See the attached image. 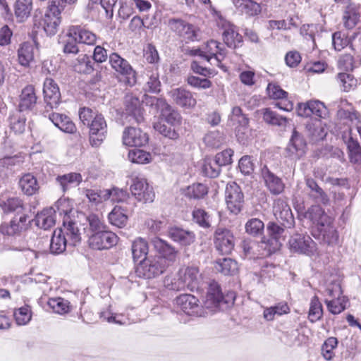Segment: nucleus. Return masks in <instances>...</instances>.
Listing matches in <instances>:
<instances>
[{
  "label": "nucleus",
  "instance_id": "53",
  "mask_svg": "<svg viewBox=\"0 0 361 361\" xmlns=\"http://www.w3.org/2000/svg\"><path fill=\"white\" fill-rule=\"evenodd\" d=\"M349 159L351 163L361 164V146L357 140L350 137L348 142Z\"/></svg>",
  "mask_w": 361,
  "mask_h": 361
},
{
  "label": "nucleus",
  "instance_id": "14",
  "mask_svg": "<svg viewBox=\"0 0 361 361\" xmlns=\"http://www.w3.org/2000/svg\"><path fill=\"white\" fill-rule=\"evenodd\" d=\"M227 209L231 213L238 214L240 211L243 202V194L240 187L235 183L227 185Z\"/></svg>",
  "mask_w": 361,
  "mask_h": 361
},
{
  "label": "nucleus",
  "instance_id": "46",
  "mask_svg": "<svg viewBox=\"0 0 361 361\" xmlns=\"http://www.w3.org/2000/svg\"><path fill=\"white\" fill-rule=\"evenodd\" d=\"M83 192L89 201L94 205L109 200V190H106L84 189Z\"/></svg>",
  "mask_w": 361,
  "mask_h": 361
},
{
  "label": "nucleus",
  "instance_id": "38",
  "mask_svg": "<svg viewBox=\"0 0 361 361\" xmlns=\"http://www.w3.org/2000/svg\"><path fill=\"white\" fill-rule=\"evenodd\" d=\"M67 245H68V241L63 235V230H55L50 243L51 252L56 255L61 254L66 250Z\"/></svg>",
  "mask_w": 361,
  "mask_h": 361
},
{
  "label": "nucleus",
  "instance_id": "30",
  "mask_svg": "<svg viewBox=\"0 0 361 361\" xmlns=\"http://www.w3.org/2000/svg\"><path fill=\"white\" fill-rule=\"evenodd\" d=\"M49 120L61 131L67 133H73L76 127L71 118L65 114L51 113L49 115Z\"/></svg>",
  "mask_w": 361,
  "mask_h": 361
},
{
  "label": "nucleus",
  "instance_id": "9",
  "mask_svg": "<svg viewBox=\"0 0 361 361\" xmlns=\"http://www.w3.org/2000/svg\"><path fill=\"white\" fill-rule=\"evenodd\" d=\"M166 267L155 257L143 258L136 267V273L140 277L151 279L166 271Z\"/></svg>",
  "mask_w": 361,
  "mask_h": 361
},
{
  "label": "nucleus",
  "instance_id": "36",
  "mask_svg": "<svg viewBox=\"0 0 361 361\" xmlns=\"http://www.w3.org/2000/svg\"><path fill=\"white\" fill-rule=\"evenodd\" d=\"M61 23L60 18L55 14V11L47 12L39 22V25L49 35H54Z\"/></svg>",
  "mask_w": 361,
  "mask_h": 361
},
{
  "label": "nucleus",
  "instance_id": "21",
  "mask_svg": "<svg viewBox=\"0 0 361 361\" xmlns=\"http://www.w3.org/2000/svg\"><path fill=\"white\" fill-rule=\"evenodd\" d=\"M126 114L132 117L136 123L144 121L142 109L140 99L133 94H128L124 100Z\"/></svg>",
  "mask_w": 361,
  "mask_h": 361
},
{
  "label": "nucleus",
  "instance_id": "59",
  "mask_svg": "<svg viewBox=\"0 0 361 361\" xmlns=\"http://www.w3.org/2000/svg\"><path fill=\"white\" fill-rule=\"evenodd\" d=\"M323 314V310L321 302L317 296H314L310 302L309 310V319L311 322H314L321 319Z\"/></svg>",
  "mask_w": 361,
  "mask_h": 361
},
{
  "label": "nucleus",
  "instance_id": "4",
  "mask_svg": "<svg viewBox=\"0 0 361 361\" xmlns=\"http://www.w3.org/2000/svg\"><path fill=\"white\" fill-rule=\"evenodd\" d=\"M168 26L171 31L186 41L200 39V28L181 18H170Z\"/></svg>",
  "mask_w": 361,
  "mask_h": 361
},
{
  "label": "nucleus",
  "instance_id": "26",
  "mask_svg": "<svg viewBox=\"0 0 361 361\" xmlns=\"http://www.w3.org/2000/svg\"><path fill=\"white\" fill-rule=\"evenodd\" d=\"M63 235L68 238V245L75 246L81 240V233L76 222L70 216L63 219Z\"/></svg>",
  "mask_w": 361,
  "mask_h": 361
},
{
  "label": "nucleus",
  "instance_id": "47",
  "mask_svg": "<svg viewBox=\"0 0 361 361\" xmlns=\"http://www.w3.org/2000/svg\"><path fill=\"white\" fill-rule=\"evenodd\" d=\"M22 112L18 110L9 117L11 130L16 134L23 133L25 129L26 118Z\"/></svg>",
  "mask_w": 361,
  "mask_h": 361
},
{
  "label": "nucleus",
  "instance_id": "43",
  "mask_svg": "<svg viewBox=\"0 0 361 361\" xmlns=\"http://www.w3.org/2000/svg\"><path fill=\"white\" fill-rule=\"evenodd\" d=\"M263 119L266 123L270 125L279 127H286L288 123V119L286 117L278 114L276 112L271 111L269 108L263 109Z\"/></svg>",
  "mask_w": 361,
  "mask_h": 361
},
{
  "label": "nucleus",
  "instance_id": "61",
  "mask_svg": "<svg viewBox=\"0 0 361 361\" xmlns=\"http://www.w3.org/2000/svg\"><path fill=\"white\" fill-rule=\"evenodd\" d=\"M89 224V231L90 234L99 233L107 230V226L104 222L96 214H92L87 217Z\"/></svg>",
  "mask_w": 361,
  "mask_h": 361
},
{
  "label": "nucleus",
  "instance_id": "34",
  "mask_svg": "<svg viewBox=\"0 0 361 361\" xmlns=\"http://www.w3.org/2000/svg\"><path fill=\"white\" fill-rule=\"evenodd\" d=\"M18 185L21 191L28 196L35 195L39 189L36 177L30 173L24 174L20 178Z\"/></svg>",
  "mask_w": 361,
  "mask_h": 361
},
{
  "label": "nucleus",
  "instance_id": "48",
  "mask_svg": "<svg viewBox=\"0 0 361 361\" xmlns=\"http://www.w3.org/2000/svg\"><path fill=\"white\" fill-rule=\"evenodd\" d=\"M359 18L360 13L357 10L352 6H348L343 16L344 26L348 29H353L357 25Z\"/></svg>",
  "mask_w": 361,
  "mask_h": 361
},
{
  "label": "nucleus",
  "instance_id": "20",
  "mask_svg": "<svg viewBox=\"0 0 361 361\" xmlns=\"http://www.w3.org/2000/svg\"><path fill=\"white\" fill-rule=\"evenodd\" d=\"M305 217L311 221L318 228L332 224L331 218L319 205H312L305 214Z\"/></svg>",
  "mask_w": 361,
  "mask_h": 361
},
{
  "label": "nucleus",
  "instance_id": "23",
  "mask_svg": "<svg viewBox=\"0 0 361 361\" xmlns=\"http://www.w3.org/2000/svg\"><path fill=\"white\" fill-rule=\"evenodd\" d=\"M307 144L305 139L294 129L290 143L287 147V151L296 159H300L305 154Z\"/></svg>",
  "mask_w": 361,
  "mask_h": 361
},
{
  "label": "nucleus",
  "instance_id": "16",
  "mask_svg": "<svg viewBox=\"0 0 361 361\" xmlns=\"http://www.w3.org/2000/svg\"><path fill=\"white\" fill-rule=\"evenodd\" d=\"M178 276L180 277L185 288L191 291L197 290L200 283L199 269L195 267H187L180 269Z\"/></svg>",
  "mask_w": 361,
  "mask_h": 361
},
{
  "label": "nucleus",
  "instance_id": "18",
  "mask_svg": "<svg viewBox=\"0 0 361 361\" xmlns=\"http://www.w3.org/2000/svg\"><path fill=\"white\" fill-rule=\"evenodd\" d=\"M43 93L44 102L51 109L56 108L60 103L61 93L56 82L46 78L44 82Z\"/></svg>",
  "mask_w": 361,
  "mask_h": 361
},
{
  "label": "nucleus",
  "instance_id": "10",
  "mask_svg": "<svg viewBox=\"0 0 361 361\" xmlns=\"http://www.w3.org/2000/svg\"><path fill=\"white\" fill-rule=\"evenodd\" d=\"M118 239V236L114 233L107 229L90 234L88 245L95 250H108L117 244Z\"/></svg>",
  "mask_w": 361,
  "mask_h": 361
},
{
  "label": "nucleus",
  "instance_id": "40",
  "mask_svg": "<svg viewBox=\"0 0 361 361\" xmlns=\"http://www.w3.org/2000/svg\"><path fill=\"white\" fill-rule=\"evenodd\" d=\"M306 129L308 137L313 142L322 140L326 135V132L320 120L309 122L306 125Z\"/></svg>",
  "mask_w": 361,
  "mask_h": 361
},
{
  "label": "nucleus",
  "instance_id": "64",
  "mask_svg": "<svg viewBox=\"0 0 361 361\" xmlns=\"http://www.w3.org/2000/svg\"><path fill=\"white\" fill-rule=\"evenodd\" d=\"M281 246V239L276 237H270L267 240L262 241V247L267 251V255H271V254L278 251Z\"/></svg>",
  "mask_w": 361,
  "mask_h": 361
},
{
  "label": "nucleus",
  "instance_id": "1",
  "mask_svg": "<svg viewBox=\"0 0 361 361\" xmlns=\"http://www.w3.org/2000/svg\"><path fill=\"white\" fill-rule=\"evenodd\" d=\"M176 307L184 314L192 317H205L207 312L200 304L197 298L192 294H181L175 299Z\"/></svg>",
  "mask_w": 361,
  "mask_h": 361
},
{
  "label": "nucleus",
  "instance_id": "58",
  "mask_svg": "<svg viewBox=\"0 0 361 361\" xmlns=\"http://www.w3.org/2000/svg\"><path fill=\"white\" fill-rule=\"evenodd\" d=\"M94 64L91 59L87 55H83L78 59L75 64V70L79 73L90 74L94 70Z\"/></svg>",
  "mask_w": 361,
  "mask_h": 361
},
{
  "label": "nucleus",
  "instance_id": "6",
  "mask_svg": "<svg viewBox=\"0 0 361 361\" xmlns=\"http://www.w3.org/2000/svg\"><path fill=\"white\" fill-rule=\"evenodd\" d=\"M109 59L112 68L124 78L125 82L129 86L135 85L137 82V74L128 61L117 53H111Z\"/></svg>",
  "mask_w": 361,
  "mask_h": 361
},
{
  "label": "nucleus",
  "instance_id": "15",
  "mask_svg": "<svg viewBox=\"0 0 361 361\" xmlns=\"http://www.w3.org/2000/svg\"><path fill=\"white\" fill-rule=\"evenodd\" d=\"M155 104L158 107H161V116L164 121L171 127L179 130L182 123L180 114L170 105H169L164 99L154 98Z\"/></svg>",
  "mask_w": 361,
  "mask_h": 361
},
{
  "label": "nucleus",
  "instance_id": "55",
  "mask_svg": "<svg viewBox=\"0 0 361 361\" xmlns=\"http://www.w3.org/2000/svg\"><path fill=\"white\" fill-rule=\"evenodd\" d=\"M13 316L18 325H26L32 318L31 309L28 305H24L16 309Z\"/></svg>",
  "mask_w": 361,
  "mask_h": 361
},
{
  "label": "nucleus",
  "instance_id": "29",
  "mask_svg": "<svg viewBox=\"0 0 361 361\" xmlns=\"http://www.w3.org/2000/svg\"><path fill=\"white\" fill-rule=\"evenodd\" d=\"M36 102L37 97L33 86L27 85L23 89L20 95L18 110L20 111L31 110L35 106Z\"/></svg>",
  "mask_w": 361,
  "mask_h": 361
},
{
  "label": "nucleus",
  "instance_id": "3",
  "mask_svg": "<svg viewBox=\"0 0 361 361\" xmlns=\"http://www.w3.org/2000/svg\"><path fill=\"white\" fill-rule=\"evenodd\" d=\"M224 302V295L221 286L216 281H211L207 290L203 300L204 310L210 313H216L221 310V307Z\"/></svg>",
  "mask_w": 361,
  "mask_h": 361
},
{
  "label": "nucleus",
  "instance_id": "41",
  "mask_svg": "<svg viewBox=\"0 0 361 361\" xmlns=\"http://www.w3.org/2000/svg\"><path fill=\"white\" fill-rule=\"evenodd\" d=\"M18 59L23 66H28L34 59V47L30 42L21 44L18 49Z\"/></svg>",
  "mask_w": 361,
  "mask_h": 361
},
{
  "label": "nucleus",
  "instance_id": "2",
  "mask_svg": "<svg viewBox=\"0 0 361 361\" xmlns=\"http://www.w3.org/2000/svg\"><path fill=\"white\" fill-rule=\"evenodd\" d=\"M288 248L290 252L307 256L314 255L317 252V244L308 235L295 233L290 237Z\"/></svg>",
  "mask_w": 361,
  "mask_h": 361
},
{
  "label": "nucleus",
  "instance_id": "35",
  "mask_svg": "<svg viewBox=\"0 0 361 361\" xmlns=\"http://www.w3.org/2000/svg\"><path fill=\"white\" fill-rule=\"evenodd\" d=\"M56 210L54 207L44 209L35 217V224L40 228L47 230L55 224Z\"/></svg>",
  "mask_w": 361,
  "mask_h": 361
},
{
  "label": "nucleus",
  "instance_id": "11",
  "mask_svg": "<svg viewBox=\"0 0 361 361\" xmlns=\"http://www.w3.org/2000/svg\"><path fill=\"white\" fill-rule=\"evenodd\" d=\"M225 59L224 48L219 47V43L215 40H210L207 43L204 51V59L212 65H215L226 71L223 61Z\"/></svg>",
  "mask_w": 361,
  "mask_h": 361
},
{
  "label": "nucleus",
  "instance_id": "17",
  "mask_svg": "<svg viewBox=\"0 0 361 361\" xmlns=\"http://www.w3.org/2000/svg\"><path fill=\"white\" fill-rule=\"evenodd\" d=\"M148 136L140 128L134 127L126 128L123 133V142L126 146L140 147L147 144Z\"/></svg>",
  "mask_w": 361,
  "mask_h": 361
},
{
  "label": "nucleus",
  "instance_id": "33",
  "mask_svg": "<svg viewBox=\"0 0 361 361\" xmlns=\"http://www.w3.org/2000/svg\"><path fill=\"white\" fill-rule=\"evenodd\" d=\"M27 220L25 214L15 216L9 224L1 226L2 233L13 235L22 232L27 226Z\"/></svg>",
  "mask_w": 361,
  "mask_h": 361
},
{
  "label": "nucleus",
  "instance_id": "7",
  "mask_svg": "<svg viewBox=\"0 0 361 361\" xmlns=\"http://www.w3.org/2000/svg\"><path fill=\"white\" fill-rule=\"evenodd\" d=\"M151 243L158 253V256H155V257L159 259L166 267L171 266L176 262L178 251L167 241L154 237L152 238Z\"/></svg>",
  "mask_w": 361,
  "mask_h": 361
},
{
  "label": "nucleus",
  "instance_id": "27",
  "mask_svg": "<svg viewBox=\"0 0 361 361\" xmlns=\"http://www.w3.org/2000/svg\"><path fill=\"white\" fill-rule=\"evenodd\" d=\"M145 83L144 90L151 93H158L161 90V81L157 68H147L145 71Z\"/></svg>",
  "mask_w": 361,
  "mask_h": 361
},
{
  "label": "nucleus",
  "instance_id": "45",
  "mask_svg": "<svg viewBox=\"0 0 361 361\" xmlns=\"http://www.w3.org/2000/svg\"><path fill=\"white\" fill-rule=\"evenodd\" d=\"M0 207L5 212H12L21 210L23 208V203L19 197L1 196L0 197Z\"/></svg>",
  "mask_w": 361,
  "mask_h": 361
},
{
  "label": "nucleus",
  "instance_id": "51",
  "mask_svg": "<svg viewBox=\"0 0 361 361\" xmlns=\"http://www.w3.org/2000/svg\"><path fill=\"white\" fill-rule=\"evenodd\" d=\"M348 299L345 296L336 297L335 299L326 300L328 310L333 314H338L342 312L346 308Z\"/></svg>",
  "mask_w": 361,
  "mask_h": 361
},
{
  "label": "nucleus",
  "instance_id": "13",
  "mask_svg": "<svg viewBox=\"0 0 361 361\" xmlns=\"http://www.w3.org/2000/svg\"><path fill=\"white\" fill-rule=\"evenodd\" d=\"M297 111L298 115L302 117L314 115L319 118H324L327 114L326 107L319 100H310L306 103L299 104Z\"/></svg>",
  "mask_w": 361,
  "mask_h": 361
},
{
  "label": "nucleus",
  "instance_id": "39",
  "mask_svg": "<svg viewBox=\"0 0 361 361\" xmlns=\"http://www.w3.org/2000/svg\"><path fill=\"white\" fill-rule=\"evenodd\" d=\"M233 4L238 12L250 16L261 11L259 4L252 0H233Z\"/></svg>",
  "mask_w": 361,
  "mask_h": 361
},
{
  "label": "nucleus",
  "instance_id": "32",
  "mask_svg": "<svg viewBox=\"0 0 361 361\" xmlns=\"http://www.w3.org/2000/svg\"><path fill=\"white\" fill-rule=\"evenodd\" d=\"M82 180V177L81 174L75 172L59 175L56 178V183L60 186L63 192H66L71 188L79 185Z\"/></svg>",
  "mask_w": 361,
  "mask_h": 361
},
{
  "label": "nucleus",
  "instance_id": "24",
  "mask_svg": "<svg viewBox=\"0 0 361 361\" xmlns=\"http://www.w3.org/2000/svg\"><path fill=\"white\" fill-rule=\"evenodd\" d=\"M169 94L173 102L182 107L192 108L196 104V99L192 93L183 88L173 89L170 91Z\"/></svg>",
  "mask_w": 361,
  "mask_h": 361
},
{
  "label": "nucleus",
  "instance_id": "8",
  "mask_svg": "<svg viewBox=\"0 0 361 361\" xmlns=\"http://www.w3.org/2000/svg\"><path fill=\"white\" fill-rule=\"evenodd\" d=\"M90 145L99 147L107 135V123L102 114H96L88 125Z\"/></svg>",
  "mask_w": 361,
  "mask_h": 361
},
{
  "label": "nucleus",
  "instance_id": "60",
  "mask_svg": "<svg viewBox=\"0 0 361 361\" xmlns=\"http://www.w3.org/2000/svg\"><path fill=\"white\" fill-rule=\"evenodd\" d=\"M338 340L335 337L328 338L322 347V353L326 360H331L335 355L334 350L337 347Z\"/></svg>",
  "mask_w": 361,
  "mask_h": 361
},
{
  "label": "nucleus",
  "instance_id": "52",
  "mask_svg": "<svg viewBox=\"0 0 361 361\" xmlns=\"http://www.w3.org/2000/svg\"><path fill=\"white\" fill-rule=\"evenodd\" d=\"M128 157L131 162L138 164H147L152 160L150 153L140 149L130 150Z\"/></svg>",
  "mask_w": 361,
  "mask_h": 361
},
{
  "label": "nucleus",
  "instance_id": "62",
  "mask_svg": "<svg viewBox=\"0 0 361 361\" xmlns=\"http://www.w3.org/2000/svg\"><path fill=\"white\" fill-rule=\"evenodd\" d=\"M208 192L207 187L202 183H195L188 187L186 195L190 198H202Z\"/></svg>",
  "mask_w": 361,
  "mask_h": 361
},
{
  "label": "nucleus",
  "instance_id": "12",
  "mask_svg": "<svg viewBox=\"0 0 361 361\" xmlns=\"http://www.w3.org/2000/svg\"><path fill=\"white\" fill-rule=\"evenodd\" d=\"M273 212L276 218L282 221L283 227L291 228L293 226L294 218L286 200L281 198L276 200L273 206Z\"/></svg>",
  "mask_w": 361,
  "mask_h": 361
},
{
  "label": "nucleus",
  "instance_id": "56",
  "mask_svg": "<svg viewBox=\"0 0 361 361\" xmlns=\"http://www.w3.org/2000/svg\"><path fill=\"white\" fill-rule=\"evenodd\" d=\"M242 41L243 37L236 30V27L227 22V47L235 49Z\"/></svg>",
  "mask_w": 361,
  "mask_h": 361
},
{
  "label": "nucleus",
  "instance_id": "28",
  "mask_svg": "<svg viewBox=\"0 0 361 361\" xmlns=\"http://www.w3.org/2000/svg\"><path fill=\"white\" fill-rule=\"evenodd\" d=\"M305 184L309 189L308 195L316 202L326 205L329 202V198L326 193L320 188L317 183L312 178L305 180Z\"/></svg>",
  "mask_w": 361,
  "mask_h": 361
},
{
  "label": "nucleus",
  "instance_id": "54",
  "mask_svg": "<svg viewBox=\"0 0 361 361\" xmlns=\"http://www.w3.org/2000/svg\"><path fill=\"white\" fill-rule=\"evenodd\" d=\"M336 79L344 92H348L357 86V80L350 73H340L337 75Z\"/></svg>",
  "mask_w": 361,
  "mask_h": 361
},
{
  "label": "nucleus",
  "instance_id": "42",
  "mask_svg": "<svg viewBox=\"0 0 361 361\" xmlns=\"http://www.w3.org/2000/svg\"><path fill=\"white\" fill-rule=\"evenodd\" d=\"M47 305L53 312L59 314H65L71 310L68 300L62 298H52L47 301Z\"/></svg>",
  "mask_w": 361,
  "mask_h": 361
},
{
  "label": "nucleus",
  "instance_id": "31",
  "mask_svg": "<svg viewBox=\"0 0 361 361\" xmlns=\"http://www.w3.org/2000/svg\"><path fill=\"white\" fill-rule=\"evenodd\" d=\"M168 235L173 241L184 246L191 245L195 240V235L192 232L178 227L171 228L168 231Z\"/></svg>",
  "mask_w": 361,
  "mask_h": 361
},
{
  "label": "nucleus",
  "instance_id": "22",
  "mask_svg": "<svg viewBox=\"0 0 361 361\" xmlns=\"http://www.w3.org/2000/svg\"><path fill=\"white\" fill-rule=\"evenodd\" d=\"M261 173L266 186L271 194L279 195L284 190L285 185L282 180L272 173L267 166L262 168Z\"/></svg>",
  "mask_w": 361,
  "mask_h": 361
},
{
  "label": "nucleus",
  "instance_id": "57",
  "mask_svg": "<svg viewBox=\"0 0 361 361\" xmlns=\"http://www.w3.org/2000/svg\"><path fill=\"white\" fill-rule=\"evenodd\" d=\"M154 129L166 137L177 140L179 137V130L168 126L166 123L159 122L154 125Z\"/></svg>",
  "mask_w": 361,
  "mask_h": 361
},
{
  "label": "nucleus",
  "instance_id": "5",
  "mask_svg": "<svg viewBox=\"0 0 361 361\" xmlns=\"http://www.w3.org/2000/svg\"><path fill=\"white\" fill-rule=\"evenodd\" d=\"M132 183L130 187L131 194L135 199L144 203L154 201L155 194L147 179L140 175L131 176Z\"/></svg>",
  "mask_w": 361,
  "mask_h": 361
},
{
  "label": "nucleus",
  "instance_id": "44",
  "mask_svg": "<svg viewBox=\"0 0 361 361\" xmlns=\"http://www.w3.org/2000/svg\"><path fill=\"white\" fill-rule=\"evenodd\" d=\"M111 224L118 228L124 227L128 221V216L121 207L116 206L108 215Z\"/></svg>",
  "mask_w": 361,
  "mask_h": 361
},
{
  "label": "nucleus",
  "instance_id": "25",
  "mask_svg": "<svg viewBox=\"0 0 361 361\" xmlns=\"http://www.w3.org/2000/svg\"><path fill=\"white\" fill-rule=\"evenodd\" d=\"M226 165V154L224 151L218 153L214 163L205 161L202 167V173L209 178H216L219 176L221 166Z\"/></svg>",
  "mask_w": 361,
  "mask_h": 361
},
{
  "label": "nucleus",
  "instance_id": "37",
  "mask_svg": "<svg viewBox=\"0 0 361 361\" xmlns=\"http://www.w3.org/2000/svg\"><path fill=\"white\" fill-rule=\"evenodd\" d=\"M13 8L17 21L24 22L30 16L32 10V0H16Z\"/></svg>",
  "mask_w": 361,
  "mask_h": 361
},
{
  "label": "nucleus",
  "instance_id": "19",
  "mask_svg": "<svg viewBox=\"0 0 361 361\" xmlns=\"http://www.w3.org/2000/svg\"><path fill=\"white\" fill-rule=\"evenodd\" d=\"M67 37L74 38L78 43L87 45H94L97 41V36L94 33L80 25L70 26Z\"/></svg>",
  "mask_w": 361,
  "mask_h": 361
},
{
  "label": "nucleus",
  "instance_id": "50",
  "mask_svg": "<svg viewBox=\"0 0 361 361\" xmlns=\"http://www.w3.org/2000/svg\"><path fill=\"white\" fill-rule=\"evenodd\" d=\"M148 253V245L147 243L142 238H137L132 244V254L134 260H138L139 259L146 256Z\"/></svg>",
  "mask_w": 361,
  "mask_h": 361
},
{
  "label": "nucleus",
  "instance_id": "63",
  "mask_svg": "<svg viewBox=\"0 0 361 361\" xmlns=\"http://www.w3.org/2000/svg\"><path fill=\"white\" fill-rule=\"evenodd\" d=\"M224 141V135L219 131H211L204 137V143L207 146L213 148H219L223 144Z\"/></svg>",
  "mask_w": 361,
  "mask_h": 361
},
{
  "label": "nucleus",
  "instance_id": "49",
  "mask_svg": "<svg viewBox=\"0 0 361 361\" xmlns=\"http://www.w3.org/2000/svg\"><path fill=\"white\" fill-rule=\"evenodd\" d=\"M332 224L325 227L319 228L322 235V240L329 245H336L338 241V234Z\"/></svg>",
  "mask_w": 361,
  "mask_h": 361
}]
</instances>
